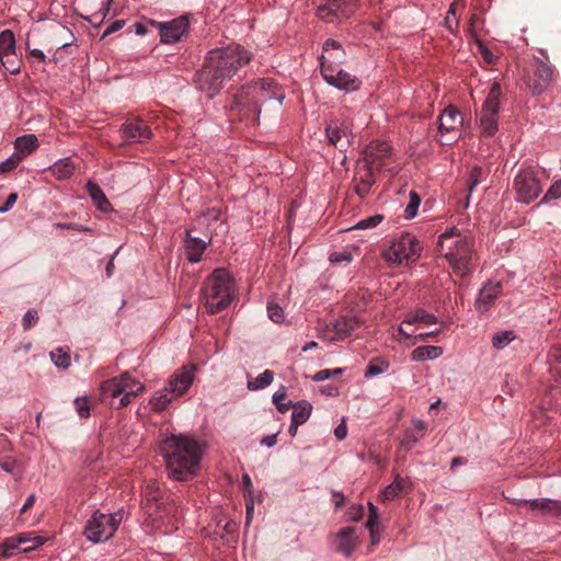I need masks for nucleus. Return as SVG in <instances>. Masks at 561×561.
Returning <instances> with one entry per match:
<instances>
[{
  "instance_id": "f257e3e1",
  "label": "nucleus",
  "mask_w": 561,
  "mask_h": 561,
  "mask_svg": "<svg viewBox=\"0 0 561 561\" xmlns=\"http://www.w3.org/2000/svg\"><path fill=\"white\" fill-rule=\"evenodd\" d=\"M251 59V51L240 44L214 48L209 51L203 69L196 75L197 83L203 91L214 95Z\"/></svg>"
},
{
  "instance_id": "f03ea898",
  "label": "nucleus",
  "mask_w": 561,
  "mask_h": 561,
  "mask_svg": "<svg viewBox=\"0 0 561 561\" xmlns=\"http://www.w3.org/2000/svg\"><path fill=\"white\" fill-rule=\"evenodd\" d=\"M160 450L171 479L186 482L197 476L204 447L193 436L183 435V433L174 435L173 433L162 440Z\"/></svg>"
},
{
  "instance_id": "7ed1b4c3",
  "label": "nucleus",
  "mask_w": 561,
  "mask_h": 561,
  "mask_svg": "<svg viewBox=\"0 0 561 561\" xmlns=\"http://www.w3.org/2000/svg\"><path fill=\"white\" fill-rule=\"evenodd\" d=\"M273 99L282 104L285 94L273 80L261 78L234 94L230 104V115L244 119L247 123H257L262 104Z\"/></svg>"
},
{
  "instance_id": "20e7f679",
  "label": "nucleus",
  "mask_w": 561,
  "mask_h": 561,
  "mask_svg": "<svg viewBox=\"0 0 561 561\" xmlns=\"http://www.w3.org/2000/svg\"><path fill=\"white\" fill-rule=\"evenodd\" d=\"M438 250L448 260L455 273L467 276L472 273L477 257L472 242L456 230L443 232L438 238Z\"/></svg>"
},
{
  "instance_id": "39448f33",
  "label": "nucleus",
  "mask_w": 561,
  "mask_h": 561,
  "mask_svg": "<svg viewBox=\"0 0 561 561\" xmlns=\"http://www.w3.org/2000/svg\"><path fill=\"white\" fill-rule=\"evenodd\" d=\"M234 296L233 280L226 268H216L203 289L206 308L211 313L229 306Z\"/></svg>"
},
{
  "instance_id": "423d86ee",
  "label": "nucleus",
  "mask_w": 561,
  "mask_h": 561,
  "mask_svg": "<svg viewBox=\"0 0 561 561\" xmlns=\"http://www.w3.org/2000/svg\"><path fill=\"white\" fill-rule=\"evenodd\" d=\"M195 366H183L175 375L169 380L163 391L157 392L152 397L150 403L156 412L165 410L169 403L176 397L183 396L193 383Z\"/></svg>"
},
{
  "instance_id": "0eeeda50",
  "label": "nucleus",
  "mask_w": 561,
  "mask_h": 561,
  "mask_svg": "<svg viewBox=\"0 0 561 561\" xmlns=\"http://www.w3.org/2000/svg\"><path fill=\"white\" fill-rule=\"evenodd\" d=\"M144 389L145 386L137 379L131 378L129 373H123L118 378L107 379L100 387L102 400H106L108 397L116 399V397L122 396L117 404L119 409L128 405L131 399Z\"/></svg>"
},
{
  "instance_id": "6e6552de",
  "label": "nucleus",
  "mask_w": 561,
  "mask_h": 561,
  "mask_svg": "<svg viewBox=\"0 0 561 561\" xmlns=\"http://www.w3.org/2000/svg\"><path fill=\"white\" fill-rule=\"evenodd\" d=\"M123 520V513H102L96 510L88 519L84 527V535L92 542H102L113 537Z\"/></svg>"
},
{
  "instance_id": "1a4fd4ad",
  "label": "nucleus",
  "mask_w": 561,
  "mask_h": 561,
  "mask_svg": "<svg viewBox=\"0 0 561 561\" xmlns=\"http://www.w3.org/2000/svg\"><path fill=\"white\" fill-rule=\"evenodd\" d=\"M422 245L417 238L411 232H404L400 238L394 239L389 248L383 252L387 262L402 265V263L415 262L421 255Z\"/></svg>"
},
{
  "instance_id": "9d476101",
  "label": "nucleus",
  "mask_w": 561,
  "mask_h": 561,
  "mask_svg": "<svg viewBox=\"0 0 561 561\" xmlns=\"http://www.w3.org/2000/svg\"><path fill=\"white\" fill-rule=\"evenodd\" d=\"M359 0H328L318 9V18L325 22L347 21L355 13Z\"/></svg>"
},
{
  "instance_id": "9b49d317",
  "label": "nucleus",
  "mask_w": 561,
  "mask_h": 561,
  "mask_svg": "<svg viewBox=\"0 0 561 561\" xmlns=\"http://www.w3.org/2000/svg\"><path fill=\"white\" fill-rule=\"evenodd\" d=\"M321 73L324 80L335 88L342 89V91L351 92L357 91L362 82L354 75L347 73L345 70H336L332 65L327 64L325 55L320 58Z\"/></svg>"
},
{
  "instance_id": "f8f14e48",
  "label": "nucleus",
  "mask_w": 561,
  "mask_h": 561,
  "mask_svg": "<svg viewBox=\"0 0 561 561\" xmlns=\"http://www.w3.org/2000/svg\"><path fill=\"white\" fill-rule=\"evenodd\" d=\"M514 185L517 199L523 203L533 202L542 191V186L533 169H524L519 172L514 180Z\"/></svg>"
},
{
  "instance_id": "ddd939ff",
  "label": "nucleus",
  "mask_w": 561,
  "mask_h": 561,
  "mask_svg": "<svg viewBox=\"0 0 561 561\" xmlns=\"http://www.w3.org/2000/svg\"><path fill=\"white\" fill-rule=\"evenodd\" d=\"M327 136L331 145L340 151H346L354 138L351 122L345 118H334L327 126Z\"/></svg>"
},
{
  "instance_id": "4468645a",
  "label": "nucleus",
  "mask_w": 561,
  "mask_h": 561,
  "mask_svg": "<svg viewBox=\"0 0 561 561\" xmlns=\"http://www.w3.org/2000/svg\"><path fill=\"white\" fill-rule=\"evenodd\" d=\"M552 76L553 69L550 65L536 60L533 64L531 72L525 77L524 82L533 94H541L549 87Z\"/></svg>"
},
{
  "instance_id": "2eb2a0df",
  "label": "nucleus",
  "mask_w": 561,
  "mask_h": 561,
  "mask_svg": "<svg viewBox=\"0 0 561 561\" xmlns=\"http://www.w3.org/2000/svg\"><path fill=\"white\" fill-rule=\"evenodd\" d=\"M141 505L145 514L153 524L160 523L165 514L171 513L173 510L172 503L165 500L164 493H147L146 497L141 501Z\"/></svg>"
},
{
  "instance_id": "dca6fc26",
  "label": "nucleus",
  "mask_w": 561,
  "mask_h": 561,
  "mask_svg": "<svg viewBox=\"0 0 561 561\" xmlns=\"http://www.w3.org/2000/svg\"><path fill=\"white\" fill-rule=\"evenodd\" d=\"M159 28L160 38L163 43H175L187 34L188 20L185 16L175 18L167 23H154Z\"/></svg>"
},
{
  "instance_id": "f3484780",
  "label": "nucleus",
  "mask_w": 561,
  "mask_h": 561,
  "mask_svg": "<svg viewBox=\"0 0 561 561\" xmlns=\"http://www.w3.org/2000/svg\"><path fill=\"white\" fill-rule=\"evenodd\" d=\"M356 316H342L335 322L327 325L324 336L329 340H344L359 325Z\"/></svg>"
},
{
  "instance_id": "a211bd4d",
  "label": "nucleus",
  "mask_w": 561,
  "mask_h": 561,
  "mask_svg": "<svg viewBox=\"0 0 561 561\" xmlns=\"http://www.w3.org/2000/svg\"><path fill=\"white\" fill-rule=\"evenodd\" d=\"M121 133L125 141L128 142L146 141V139L152 136L150 127L146 122L141 121V118H130V121H126L121 127Z\"/></svg>"
},
{
  "instance_id": "6ab92c4d",
  "label": "nucleus",
  "mask_w": 561,
  "mask_h": 561,
  "mask_svg": "<svg viewBox=\"0 0 561 561\" xmlns=\"http://www.w3.org/2000/svg\"><path fill=\"white\" fill-rule=\"evenodd\" d=\"M390 145L387 141H371L365 150V157L367 159V167L371 168L375 173L376 170H380L385 165V159L390 153Z\"/></svg>"
},
{
  "instance_id": "aec40b11",
  "label": "nucleus",
  "mask_w": 561,
  "mask_h": 561,
  "mask_svg": "<svg viewBox=\"0 0 561 561\" xmlns=\"http://www.w3.org/2000/svg\"><path fill=\"white\" fill-rule=\"evenodd\" d=\"M504 499L512 501L515 504H528L530 510H539L543 513L556 514V516H561V502L559 500L552 499H517L513 496V493H503Z\"/></svg>"
},
{
  "instance_id": "412c9836",
  "label": "nucleus",
  "mask_w": 561,
  "mask_h": 561,
  "mask_svg": "<svg viewBox=\"0 0 561 561\" xmlns=\"http://www.w3.org/2000/svg\"><path fill=\"white\" fill-rule=\"evenodd\" d=\"M197 227H199L197 225V220L195 221V225L186 231V239H185V249H186V257L188 260V262H192V263H196V262H199V260H202V256H203V253L205 252L207 245H208V240L207 238H198V237H194V234H192L193 231H195V229H197Z\"/></svg>"
},
{
  "instance_id": "4be33fe9",
  "label": "nucleus",
  "mask_w": 561,
  "mask_h": 561,
  "mask_svg": "<svg viewBox=\"0 0 561 561\" xmlns=\"http://www.w3.org/2000/svg\"><path fill=\"white\" fill-rule=\"evenodd\" d=\"M503 291V287L501 282H496L495 284H485L479 290V296L476 300V308L481 312H485L490 307L493 306L495 299L501 296Z\"/></svg>"
},
{
  "instance_id": "5701e85b",
  "label": "nucleus",
  "mask_w": 561,
  "mask_h": 561,
  "mask_svg": "<svg viewBox=\"0 0 561 561\" xmlns=\"http://www.w3.org/2000/svg\"><path fill=\"white\" fill-rule=\"evenodd\" d=\"M355 180L357 181L355 184V191L360 198H364V196L368 195L375 183V174L371 168H368L366 157L356 172Z\"/></svg>"
},
{
  "instance_id": "b1692460",
  "label": "nucleus",
  "mask_w": 561,
  "mask_h": 561,
  "mask_svg": "<svg viewBox=\"0 0 561 561\" xmlns=\"http://www.w3.org/2000/svg\"><path fill=\"white\" fill-rule=\"evenodd\" d=\"M462 116L455 105H448L438 118V131L442 135L448 131H455L461 125Z\"/></svg>"
},
{
  "instance_id": "393cba45",
  "label": "nucleus",
  "mask_w": 561,
  "mask_h": 561,
  "mask_svg": "<svg viewBox=\"0 0 561 561\" xmlns=\"http://www.w3.org/2000/svg\"><path fill=\"white\" fill-rule=\"evenodd\" d=\"M221 220V210L219 208H208L203 215L196 218V225L199 226V229H204V236L207 238L208 242H211L213 232L216 231L215 224Z\"/></svg>"
},
{
  "instance_id": "a878e982",
  "label": "nucleus",
  "mask_w": 561,
  "mask_h": 561,
  "mask_svg": "<svg viewBox=\"0 0 561 561\" xmlns=\"http://www.w3.org/2000/svg\"><path fill=\"white\" fill-rule=\"evenodd\" d=\"M403 322L409 325L427 327L432 325V323H437V318L432 312L426 311V309L417 308L407 312Z\"/></svg>"
},
{
  "instance_id": "bb28decb",
  "label": "nucleus",
  "mask_w": 561,
  "mask_h": 561,
  "mask_svg": "<svg viewBox=\"0 0 561 561\" xmlns=\"http://www.w3.org/2000/svg\"><path fill=\"white\" fill-rule=\"evenodd\" d=\"M355 528L346 526L337 533V550L344 556H351L356 548V538L354 536Z\"/></svg>"
},
{
  "instance_id": "cd10ccee",
  "label": "nucleus",
  "mask_w": 561,
  "mask_h": 561,
  "mask_svg": "<svg viewBox=\"0 0 561 561\" xmlns=\"http://www.w3.org/2000/svg\"><path fill=\"white\" fill-rule=\"evenodd\" d=\"M85 187L96 208L101 209V211H110L112 204L100 185L96 182L89 181Z\"/></svg>"
},
{
  "instance_id": "c85d7f7f",
  "label": "nucleus",
  "mask_w": 561,
  "mask_h": 561,
  "mask_svg": "<svg viewBox=\"0 0 561 561\" xmlns=\"http://www.w3.org/2000/svg\"><path fill=\"white\" fill-rule=\"evenodd\" d=\"M502 95V88L500 83H496V81L491 84V89L489 91V94L486 99L484 100V104L482 108L485 110V112L490 113L491 115L495 116L500 110V99Z\"/></svg>"
},
{
  "instance_id": "c756f323",
  "label": "nucleus",
  "mask_w": 561,
  "mask_h": 561,
  "mask_svg": "<svg viewBox=\"0 0 561 561\" xmlns=\"http://www.w3.org/2000/svg\"><path fill=\"white\" fill-rule=\"evenodd\" d=\"M368 506L369 517L366 522V528L369 530L371 545L377 546L380 542L378 508L371 502H368Z\"/></svg>"
},
{
  "instance_id": "7c9ffc66",
  "label": "nucleus",
  "mask_w": 561,
  "mask_h": 561,
  "mask_svg": "<svg viewBox=\"0 0 561 561\" xmlns=\"http://www.w3.org/2000/svg\"><path fill=\"white\" fill-rule=\"evenodd\" d=\"M323 50L329 53V57H325L328 65H332L333 61H342L345 55L341 42L335 39H327L323 44Z\"/></svg>"
},
{
  "instance_id": "2f4dec72",
  "label": "nucleus",
  "mask_w": 561,
  "mask_h": 561,
  "mask_svg": "<svg viewBox=\"0 0 561 561\" xmlns=\"http://www.w3.org/2000/svg\"><path fill=\"white\" fill-rule=\"evenodd\" d=\"M443 353L442 347H437V345H423L422 347H416L411 353V358L414 360H426V359H435L438 358Z\"/></svg>"
},
{
  "instance_id": "473e14b6",
  "label": "nucleus",
  "mask_w": 561,
  "mask_h": 561,
  "mask_svg": "<svg viewBox=\"0 0 561 561\" xmlns=\"http://www.w3.org/2000/svg\"><path fill=\"white\" fill-rule=\"evenodd\" d=\"M38 146V139L36 135H23L22 137H18L15 140V149L20 151L22 154H30V152L34 151Z\"/></svg>"
},
{
  "instance_id": "72a5a7b5",
  "label": "nucleus",
  "mask_w": 561,
  "mask_h": 561,
  "mask_svg": "<svg viewBox=\"0 0 561 561\" xmlns=\"http://www.w3.org/2000/svg\"><path fill=\"white\" fill-rule=\"evenodd\" d=\"M15 48V39L12 31L5 28L0 33V62L2 65L5 56Z\"/></svg>"
},
{
  "instance_id": "f704fd0d",
  "label": "nucleus",
  "mask_w": 561,
  "mask_h": 561,
  "mask_svg": "<svg viewBox=\"0 0 561 561\" xmlns=\"http://www.w3.org/2000/svg\"><path fill=\"white\" fill-rule=\"evenodd\" d=\"M481 128L483 135L492 136L496 133L499 128L497 119L494 115L489 114V112L481 110Z\"/></svg>"
},
{
  "instance_id": "c9c22d12",
  "label": "nucleus",
  "mask_w": 561,
  "mask_h": 561,
  "mask_svg": "<svg viewBox=\"0 0 561 561\" xmlns=\"http://www.w3.org/2000/svg\"><path fill=\"white\" fill-rule=\"evenodd\" d=\"M291 407L293 414L297 421L298 426L299 424H302L308 421L312 410V405L309 404V402L301 401L297 402V404H293Z\"/></svg>"
},
{
  "instance_id": "e433bc0d",
  "label": "nucleus",
  "mask_w": 561,
  "mask_h": 561,
  "mask_svg": "<svg viewBox=\"0 0 561 561\" xmlns=\"http://www.w3.org/2000/svg\"><path fill=\"white\" fill-rule=\"evenodd\" d=\"M389 363L387 359L381 357L371 358L366 367L365 376L373 377L377 376V374L385 373L389 368Z\"/></svg>"
},
{
  "instance_id": "4c0bfd02",
  "label": "nucleus",
  "mask_w": 561,
  "mask_h": 561,
  "mask_svg": "<svg viewBox=\"0 0 561 561\" xmlns=\"http://www.w3.org/2000/svg\"><path fill=\"white\" fill-rule=\"evenodd\" d=\"M274 380V373L271 369H265L255 379L248 382L250 389H263V387L270 386Z\"/></svg>"
},
{
  "instance_id": "58836bf2",
  "label": "nucleus",
  "mask_w": 561,
  "mask_h": 561,
  "mask_svg": "<svg viewBox=\"0 0 561 561\" xmlns=\"http://www.w3.org/2000/svg\"><path fill=\"white\" fill-rule=\"evenodd\" d=\"M50 357L56 366L64 367L65 369L71 365V355L62 347H58L51 351Z\"/></svg>"
},
{
  "instance_id": "ea45409f",
  "label": "nucleus",
  "mask_w": 561,
  "mask_h": 561,
  "mask_svg": "<svg viewBox=\"0 0 561 561\" xmlns=\"http://www.w3.org/2000/svg\"><path fill=\"white\" fill-rule=\"evenodd\" d=\"M75 171L73 164L69 160H62L55 162L53 167V173L58 179H68V176H71Z\"/></svg>"
},
{
  "instance_id": "a19ab883",
  "label": "nucleus",
  "mask_w": 561,
  "mask_h": 561,
  "mask_svg": "<svg viewBox=\"0 0 561 561\" xmlns=\"http://www.w3.org/2000/svg\"><path fill=\"white\" fill-rule=\"evenodd\" d=\"M422 198L419 195L417 192L411 191L410 193V201L408 203V206L404 209V217L408 219L415 218L417 214V209L421 205Z\"/></svg>"
},
{
  "instance_id": "79ce46f5",
  "label": "nucleus",
  "mask_w": 561,
  "mask_h": 561,
  "mask_svg": "<svg viewBox=\"0 0 561 561\" xmlns=\"http://www.w3.org/2000/svg\"><path fill=\"white\" fill-rule=\"evenodd\" d=\"M486 176V172L481 167H473L468 178V192H473L478 183L483 182Z\"/></svg>"
},
{
  "instance_id": "37998d69",
  "label": "nucleus",
  "mask_w": 561,
  "mask_h": 561,
  "mask_svg": "<svg viewBox=\"0 0 561 561\" xmlns=\"http://www.w3.org/2000/svg\"><path fill=\"white\" fill-rule=\"evenodd\" d=\"M514 339L515 334L513 331L497 332V334L493 335L492 337V344L495 348L502 350L505 348V346L510 345V343Z\"/></svg>"
},
{
  "instance_id": "c03bdc74",
  "label": "nucleus",
  "mask_w": 561,
  "mask_h": 561,
  "mask_svg": "<svg viewBox=\"0 0 561 561\" xmlns=\"http://www.w3.org/2000/svg\"><path fill=\"white\" fill-rule=\"evenodd\" d=\"M19 552H28V550L35 549L39 546L41 541L38 538H28V536L20 535L16 536Z\"/></svg>"
},
{
  "instance_id": "a18cd8bd",
  "label": "nucleus",
  "mask_w": 561,
  "mask_h": 561,
  "mask_svg": "<svg viewBox=\"0 0 561 561\" xmlns=\"http://www.w3.org/2000/svg\"><path fill=\"white\" fill-rule=\"evenodd\" d=\"M19 553V541L16 538H8L0 545V557H12Z\"/></svg>"
},
{
  "instance_id": "49530a36",
  "label": "nucleus",
  "mask_w": 561,
  "mask_h": 561,
  "mask_svg": "<svg viewBox=\"0 0 561 561\" xmlns=\"http://www.w3.org/2000/svg\"><path fill=\"white\" fill-rule=\"evenodd\" d=\"M2 66L7 69L9 72H19L20 71V64L19 59L15 54V48L11 51H9L8 56L4 58Z\"/></svg>"
},
{
  "instance_id": "de8ad7c7",
  "label": "nucleus",
  "mask_w": 561,
  "mask_h": 561,
  "mask_svg": "<svg viewBox=\"0 0 561 561\" xmlns=\"http://www.w3.org/2000/svg\"><path fill=\"white\" fill-rule=\"evenodd\" d=\"M287 394L285 391H277V392H274L273 394V402L274 404L277 407V410L278 412H282V413H285L287 412V410L290 409V407L293 405V402L289 401V402H284V400L286 399Z\"/></svg>"
},
{
  "instance_id": "09e8293b",
  "label": "nucleus",
  "mask_w": 561,
  "mask_h": 561,
  "mask_svg": "<svg viewBox=\"0 0 561 561\" xmlns=\"http://www.w3.org/2000/svg\"><path fill=\"white\" fill-rule=\"evenodd\" d=\"M267 314L270 319L274 322H282L284 320V311L279 305H275V302H268L267 305Z\"/></svg>"
},
{
  "instance_id": "8fccbe9b",
  "label": "nucleus",
  "mask_w": 561,
  "mask_h": 561,
  "mask_svg": "<svg viewBox=\"0 0 561 561\" xmlns=\"http://www.w3.org/2000/svg\"><path fill=\"white\" fill-rule=\"evenodd\" d=\"M382 219V215H374L373 217H367L364 218L363 220L357 221L355 227H357L358 229H368V227H375L380 225Z\"/></svg>"
},
{
  "instance_id": "3c124183",
  "label": "nucleus",
  "mask_w": 561,
  "mask_h": 561,
  "mask_svg": "<svg viewBox=\"0 0 561 561\" xmlns=\"http://www.w3.org/2000/svg\"><path fill=\"white\" fill-rule=\"evenodd\" d=\"M476 44L484 61H486L489 65H493V62L495 61V55L493 54V51L489 50L484 42H482L481 39H476Z\"/></svg>"
},
{
  "instance_id": "603ef678",
  "label": "nucleus",
  "mask_w": 561,
  "mask_h": 561,
  "mask_svg": "<svg viewBox=\"0 0 561 561\" xmlns=\"http://www.w3.org/2000/svg\"><path fill=\"white\" fill-rule=\"evenodd\" d=\"M39 316L36 309H28L27 312H25L22 324L24 330L31 329V327L35 325V323L38 321Z\"/></svg>"
},
{
  "instance_id": "864d4df0",
  "label": "nucleus",
  "mask_w": 561,
  "mask_h": 561,
  "mask_svg": "<svg viewBox=\"0 0 561 561\" xmlns=\"http://www.w3.org/2000/svg\"><path fill=\"white\" fill-rule=\"evenodd\" d=\"M75 408L78 412V414L82 417V419H87V416L90 415V412H91V408H90V403L89 401H87V399H76L75 401Z\"/></svg>"
},
{
  "instance_id": "5fc2aeb1",
  "label": "nucleus",
  "mask_w": 561,
  "mask_h": 561,
  "mask_svg": "<svg viewBox=\"0 0 561 561\" xmlns=\"http://www.w3.org/2000/svg\"><path fill=\"white\" fill-rule=\"evenodd\" d=\"M559 196H561V181H556L545 193L541 202H549V199L559 198Z\"/></svg>"
},
{
  "instance_id": "6e6d98bb",
  "label": "nucleus",
  "mask_w": 561,
  "mask_h": 561,
  "mask_svg": "<svg viewBox=\"0 0 561 561\" xmlns=\"http://www.w3.org/2000/svg\"><path fill=\"white\" fill-rule=\"evenodd\" d=\"M114 0H105L103 1V3L101 4L99 11H96V13L92 14V19H94L96 21V19L101 22L103 21L104 18H106V15L108 14L111 8H112V3H113Z\"/></svg>"
},
{
  "instance_id": "4d7b16f0",
  "label": "nucleus",
  "mask_w": 561,
  "mask_h": 561,
  "mask_svg": "<svg viewBox=\"0 0 561 561\" xmlns=\"http://www.w3.org/2000/svg\"><path fill=\"white\" fill-rule=\"evenodd\" d=\"M18 196L19 195L16 194V192H11L7 196L3 205L0 206V213L9 211V209H11L13 207L14 203H16Z\"/></svg>"
},
{
  "instance_id": "13d9d810",
  "label": "nucleus",
  "mask_w": 561,
  "mask_h": 561,
  "mask_svg": "<svg viewBox=\"0 0 561 561\" xmlns=\"http://www.w3.org/2000/svg\"><path fill=\"white\" fill-rule=\"evenodd\" d=\"M350 260H352V254H351V252H347V251L333 252L330 255L331 262H350Z\"/></svg>"
},
{
  "instance_id": "bf43d9fd",
  "label": "nucleus",
  "mask_w": 561,
  "mask_h": 561,
  "mask_svg": "<svg viewBox=\"0 0 561 561\" xmlns=\"http://www.w3.org/2000/svg\"><path fill=\"white\" fill-rule=\"evenodd\" d=\"M19 160L16 158H8L5 161L0 162V173L10 172L16 168Z\"/></svg>"
},
{
  "instance_id": "052dcab7",
  "label": "nucleus",
  "mask_w": 561,
  "mask_h": 561,
  "mask_svg": "<svg viewBox=\"0 0 561 561\" xmlns=\"http://www.w3.org/2000/svg\"><path fill=\"white\" fill-rule=\"evenodd\" d=\"M124 25H125V21H123V20L115 21L108 27H106V30L103 32L102 36L113 34V32H116V30L123 28Z\"/></svg>"
},
{
  "instance_id": "680f3d73",
  "label": "nucleus",
  "mask_w": 561,
  "mask_h": 561,
  "mask_svg": "<svg viewBox=\"0 0 561 561\" xmlns=\"http://www.w3.org/2000/svg\"><path fill=\"white\" fill-rule=\"evenodd\" d=\"M363 512H364V508L362 505L351 506L350 512H348V519H353V520L359 519V517L363 516Z\"/></svg>"
},
{
  "instance_id": "e2e57ef3",
  "label": "nucleus",
  "mask_w": 561,
  "mask_h": 561,
  "mask_svg": "<svg viewBox=\"0 0 561 561\" xmlns=\"http://www.w3.org/2000/svg\"><path fill=\"white\" fill-rule=\"evenodd\" d=\"M254 500L248 499L245 503V510H247V517H245V524H250L251 519L253 517V510H254Z\"/></svg>"
},
{
  "instance_id": "0e129e2a",
  "label": "nucleus",
  "mask_w": 561,
  "mask_h": 561,
  "mask_svg": "<svg viewBox=\"0 0 561 561\" xmlns=\"http://www.w3.org/2000/svg\"><path fill=\"white\" fill-rule=\"evenodd\" d=\"M419 439V435H415V433H407L405 439L402 440L401 445L405 447V449H410L411 443H416Z\"/></svg>"
},
{
  "instance_id": "69168bd1",
  "label": "nucleus",
  "mask_w": 561,
  "mask_h": 561,
  "mask_svg": "<svg viewBox=\"0 0 561 561\" xmlns=\"http://www.w3.org/2000/svg\"><path fill=\"white\" fill-rule=\"evenodd\" d=\"M334 434L337 439H344L347 435V425H345L344 422L340 423V425L334 430Z\"/></svg>"
},
{
  "instance_id": "338daca9",
  "label": "nucleus",
  "mask_w": 561,
  "mask_h": 561,
  "mask_svg": "<svg viewBox=\"0 0 561 561\" xmlns=\"http://www.w3.org/2000/svg\"><path fill=\"white\" fill-rule=\"evenodd\" d=\"M277 443V433L273 435L263 436L261 444H265V446H275Z\"/></svg>"
},
{
  "instance_id": "774afa93",
  "label": "nucleus",
  "mask_w": 561,
  "mask_h": 561,
  "mask_svg": "<svg viewBox=\"0 0 561 561\" xmlns=\"http://www.w3.org/2000/svg\"><path fill=\"white\" fill-rule=\"evenodd\" d=\"M413 425H414V430H416L419 432V437L422 436V434H424V432L426 430L425 422L424 421H414Z\"/></svg>"
}]
</instances>
